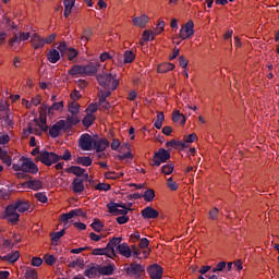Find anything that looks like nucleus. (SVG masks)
I'll use <instances>...</instances> for the list:
<instances>
[{"instance_id":"1","label":"nucleus","mask_w":279,"mask_h":279,"mask_svg":"<svg viewBox=\"0 0 279 279\" xmlns=\"http://www.w3.org/2000/svg\"><path fill=\"white\" fill-rule=\"evenodd\" d=\"M29 202L19 199L15 203L8 205L5 207V216L4 219L9 221V223H12L13 226L15 223H19V220L21 219V215L19 213H27L29 210Z\"/></svg>"},{"instance_id":"2","label":"nucleus","mask_w":279,"mask_h":279,"mask_svg":"<svg viewBox=\"0 0 279 279\" xmlns=\"http://www.w3.org/2000/svg\"><path fill=\"white\" fill-rule=\"evenodd\" d=\"M97 82L99 86L106 88L108 90H117L119 86V78H117V74L102 72L97 75Z\"/></svg>"},{"instance_id":"3","label":"nucleus","mask_w":279,"mask_h":279,"mask_svg":"<svg viewBox=\"0 0 279 279\" xmlns=\"http://www.w3.org/2000/svg\"><path fill=\"white\" fill-rule=\"evenodd\" d=\"M35 160L36 162H41V165H45L46 167H51V165L59 162L60 155L44 149L36 156Z\"/></svg>"},{"instance_id":"4","label":"nucleus","mask_w":279,"mask_h":279,"mask_svg":"<svg viewBox=\"0 0 279 279\" xmlns=\"http://www.w3.org/2000/svg\"><path fill=\"white\" fill-rule=\"evenodd\" d=\"M168 160H171V151L165 148H159L158 151H156L153 156L150 167H160V165L167 162Z\"/></svg>"},{"instance_id":"5","label":"nucleus","mask_w":279,"mask_h":279,"mask_svg":"<svg viewBox=\"0 0 279 279\" xmlns=\"http://www.w3.org/2000/svg\"><path fill=\"white\" fill-rule=\"evenodd\" d=\"M144 271H145V266L137 263H131L125 268L126 276H130V278H135V279H141Z\"/></svg>"},{"instance_id":"6","label":"nucleus","mask_w":279,"mask_h":279,"mask_svg":"<svg viewBox=\"0 0 279 279\" xmlns=\"http://www.w3.org/2000/svg\"><path fill=\"white\" fill-rule=\"evenodd\" d=\"M94 143H95V138H93L90 134L84 133L81 135L78 140V147H81L83 151H90V149H93Z\"/></svg>"},{"instance_id":"7","label":"nucleus","mask_w":279,"mask_h":279,"mask_svg":"<svg viewBox=\"0 0 279 279\" xmlns=\"http://www.w3.org/2000/svg\"><path fill=\"white\" fill-rule=\"evenodd\" d=\"M22 171L23 173H32L33 175L38 173V166L29 158L22 157Z\"/></svg>"},{"instance_id":"8","label":"nucleus","mask_w":279,"mask_h":279,"mask_svg":"<svg viewBox=\"0 0 279 279\" xmlns=\"http://www.w3.org/2000/svg\"><path fill=\"white\" fill-rule=\"evenodd\" d=\"M165 269L158 264H153L147 268V274L151 279H162Z\"/></svg>"},{"instance_id":"9","label":"nucleus","mask_w":279,"mask_h":279,"mask_svg":"<svg viewBox=\"0 0 279 279\" xmlns=\"http://www.w3.org/2000/svg\"><path fill=\"white\" fill-rule=\"evenodd\" d=\"M60 132H66V129L64 128V120H59L54 123L49 130V135L51 138H58V136H60Z\"/></svg>"},{"instance_id":"10","label":"nucleus","mask_w":279,"mask_h":279,"mask_svg":"<svg viewBox=\"0 0 279 279\" xmlns=\"http://www.w3.org/2000/svg\"><path fill=\"white\" fill-rule=\"evenodd\" d=\"M83 274L86 278H99V264L92 263L87 265Z\"/></svg>"},{"instance_id":"11","label":"nucleus","mask_w":279,"mask_h":279,"mask_svg":"<svg viewBox=\"0 0 279 279\" xmlns=\"http://www.w3.org/2000/svg\"><path fill=\"white\" fill-rule=\"evenodd\" d=\"M193 27H195V24L193 23V21H189L185 24V27H181L180 38H182V40H186V38H191V36H193L194 34Z\"/></svg>"},{"instance_id":"12","label":"nucleus","mask_w":279,"mask_h":279,"mask_svg":"<svg viewBox=\"0 0 279 279\" xmlns=\"http://www.w3.org/2000/svg\"><path fill=\"white\" fill-rule=\"evenodd\" d=\"M141 215L143 219H158L160 217V213L151 206L145 207L142 211Z\"/></svg>"},{"instance_id":"13","label":"nucleus","mask_w":279,"mask_h":279,"mask_svg":"<svg viewBox=\"0 0 279 279\" xmlns=\"http://www.w3.org/2000/svg\"><path fill=\"white\" fill-rule=\"evenodd\" d=\"M109 146H110V142H108V140L97 138V140H94L93 149H95L97 154H99L101 151H106V149H108Z\"/></svg>"},{"instance_id":"14","label":"nucleus","mask_w":279,"mask_h":279,"mask_svg":"<svg viewBox=\"0 0 279 279\" xmlns=\"http://www.w3.org/2000/svg\"><path fill=\"white\" fill-rule=\"evenodd\" d=\"M114 271H117L114 263L106 266L99 265V276H114Z\"/></svg>"},{"instance_id":"15","label":"nucleus","mask_w":279,"mask_h":279,"mask_svg":"<svg viewBox=\"0 0 279 279\" xmlns=\"http://www.w3.org/2000/svg\"><path fill=\"white\" fill-rule=\"evenodd\" d=\"M23 189H31L32 191H40L43 189V181L40 180H29L22 183Z\"/></svg>"},{"instance_id":"16","label":"nucleus","mask_w":279,"mask_h":279,"mask_svg":"<svg viewBox=\"0 0 279 279\" xmlns=\"http://www.w3.org/2000/svg\"><path fill=\"white\" fill-rule=\"evenodd\" d=\"M84 179L81 178H74L72 181V191L73 193L80 194L84 193Z\"/></svg>"},{"instance_id":"17","label":"nucleus","mask_w":279,"mask_h":279,"mask_svg":"<svg viewBox=\"0 0 279 279\" xmlns=\"http://www.w3.org/2000/svg\"><path fill=\"white\" fill-rule=\"evenodd\" d=\"M80 123V118L77 116H68L66 120H64L65 132H71L74 125Z\"/></svg>"},{"instance_id":"18","label":"nucleus","mask_w":279,"mask_h":279,"mask_svg":"<svg viewBox=\"0 0 279 279\" xmlns=\"http://www.w3.org/2000/svg\"><path fill=\"white\" fill-rule=\"evenodd\" d=\"M119 245H121V238H113L108 242L107 250L109 252V258H112L113 256H116L114 247H119Z\"/></svg>"},{"instance_id":"19","label":"nucleus","mask_w":279,"mask_h":279,"mask_svg":"<svg viewBox=\"0 0 279 279\" xmlns=\"http://www.w3.org/2000/svg\"><path fill=\"white\" fill-rule=\"evenodd\" d=\"M31 43L34 49H43L45 47V38L36 33L31 37Z\"/></svg>"},{"instance_id":"20","label":"nucleus","mask_w":279,"mask_h":279,"mask_svg":"<svg viewBox=\"0 0 279 279\" xmlns=\"http://www.w3.org/2000/svg\"><path fill=\"white\" fill-rule=\"evenodd\" d=\"M118 253L121 254V256H124L125 258L132 257V248H130V245L128 243H122L117 246Z\"/></svg>"},{"instance_id":"21","label":"nucleus","mask_w":279,"mask_h":279,"mask_svg":"<svg viewBox=\"0 0 279 279\" xmlns=\"http://www.w3.org/2000/svg\"><path fill=\"white\" fill-rule=\"evenodd\" d=\"M65 173H73V175H76V178H82V175L86 173V169L80 166H71L65 169Z\"/></svg>"},{"instance_id":"22","label":"nucleus","mask_w":279,"mask_h":279,"mask_svg":"<svg viewBox=\"0 0 279 279\" xmlns=\"http://www.w3.org/2000/svg\"><path fill=\"white\" fill-rule=\"evenodd\" d=\"M120 62H123V64H132L134 60H136V54L132 50L124 51L123 57H121Z\"/></svg>"},{"instance_id":"23","label":"nucleus","mask_w":279,"mask_h":279,"mask_svg":"<svg viewBox=\"0 0 279 279\" xmlns=\"http://www.w3.org/2000/svg\"><path fill=\"white\" fill-rule=\"evenodd\" d=\"M147 23H149V16L146 14L133 19V25H135V27H145Z\"/></svg>"},{"instance_id":"24","label":"nucleus","mask_w":279,"mask_h":279,"mask_svg":"<svg viewBox=\"0 0 279 279\" xmlns=\"http://www.w3.org/2000/svg\"><path fill=\"white\" fill-rule=\"evenodd\" d=\"M63 5H64L63 15L65 16V19H69V16L71 15V10H73V7L75 5V0H64Z\"/></svg>"},{"instance_id":"25","label":"nucleus","mask_w":279,"mask_h":279,"mask_svg":"<svg viewBox=\"0 0 279 279\" xmlns=\"http://www.w3.org/2000/svg\"><path fill=\"white\" fill-rule=\"evenodd\" d=\"M47 60L50 61L51 64H56L60 60V52L56 49L49 50Z\"/></svg>"},{"instance_id":"26","label":"nucleus","mask_w":279,"mask_h":279,"mask_svg":"<svg viewBox=\"0 0 279 279\" xmlns=\"http://www.w3.org/2000/svg\"><path fill=\"white\" fill-rule=\"evenodd\" d=\"M172 121L174 123H181V125H184L186 123V117H184L183 113H180V110H175L172 113Z\"/></svg>"},{"instance_id":"27","label":"nucleus","mask_w":279,"mask_h":279,"mask_svg":"<svg viewBox=\"0 0 279 279\" xmlns=\"http://www.w3.org/2000/svg\"><path fill=\"white\" fill-rule=\"evenodd\" d=\"M107 208L108 210H112V208H122V209H129L131 210L132 208V203L129 204V207L125 203H114V202H110L109 204H107Z\"/></svg>"},{"instance_id":"28","label":"nucleus","mask_w":279,"mask_h":279,"mask_svg":"<svg viewBox=\"0 0 279 279\" xmlns=\"http://www.w3.org/2000/svg\"><path fill=\"white\" fill-rule=\"evenodd\" d=\"M69 75H72L75 77V75H81L82 77L85 76L84 74V65H74L69 70Z\"/></svg>"},{"instance_id":"29","label":"nucleus","mask_w":279,"mask_h":279,"mask_svg":"<svg viewBox=\"0 0 279 279\" xmlns=\"http://www.w3.org/2000/svg\"><path fill=\"white\" fill-rule=\"evenodd\" d=\"M97 117H95V114L93 113H87L84 119L82 120V124L84 125V128H90V125H93V123H95Z\"/></svg>"},{"instance_id":"30","label":"nucleus","mask_w":279,"mask_h":279,"mask_svg":"<svg viewBox=\"0 0 279 279\" xmlns=\"http://www.w3.org/2000/svg\"><path fill=\"white\" fill-rule=\"evenodd\" d=\"M0 160H2V162L7 165V167H10L12 165V157H10L7 150H3L2 148H0Z\"/></svg>"},{"instance_id":"31","label":"nucleus","mask_w":279,"mask_h":279,"mask_svg":"<svg viewBox=\"0 0 279 279\" xmlns=\"http://www.w3.org/2000/svg\"><path fill=\"white\" fill-rule=\"evenodd\" d=\"M84 75H95L97 73V65L95 63H89L87 65H83Z\"/></svg>"},{"instance_id":"32","label":"nucleus","mask_w":279,"mask_h":279,"mask_svg":"<svg viewBox=\"0 0 279 279\" xmlns=\"http://www.w3.org/2000/svg\"><path fill=\"white\" fill-rule=\"evenodd\" d=\"M175 65L173 63H161L158 65L157 71L158 73H168V71H173Z\"/></svg>"},{"instance_id":"33","label":"nucleus","mask_w":279,"mask_h":279,"mask_svg":"<svg viewBox=\"0 0 279 279\" xmlns=\"http://www.w3.org/2000/svg\"><path fill=\"white\" fill-rule=\"evenodd\" d=\"M110 95H112L111 89H109V90L100 89L99 94H98V104L106 102V99H108V97H110Z\"/></svg>"},{"instance_id":"34","label":"nucleus","mask_w":279,"mask_h":279,"mask_svg":"<svg viewBox=\"0 0 279 279\" xmlns=\"http://www.w3.org/2000/svg\"><path fill=\"white\" fill-rule=\"evenodd\" d=\"M25 279H38V272L32 267H27L24 274Z\"/></svg>"},{"instance_id":"35","label":"nucleus","mask_w":279,"mask_h":279,"mask_svg":"<svg viewBox=\"0 0 279 279\" xmlns=\"http://www.w3.org/2000/svg\"><path fill=\"white\" fill-rule=\"evenodd\" d=\"M76 165H82V167H90V165H93V159L90 157H77Z\"/></svg>"},{"instance_id":"36","label":"nucleus","mask_w":279,"mask_h":279,"mask_svg":"<svg viewBox=\"0 0 279 279\" xmlns=\"http://www.w3.org/2000/svg\"><path fill=\"white\" fill-rule=\"evenodd\" d=\"M21 257V254L19 251H15L12 254H8L4 257H2V260H8L9 263H16L19 258Z\"/></svg>"},{"instance_id":"37","label":"nucleus","mask_w":279,"mask_h":279,"mask_svg":"<svg viewBox=\"0 0 279 279\" xmlns=\"http://www.w3.org/2000/svg\"><path fill=\"white\" fill-rule=\"evenodd\" d=\"M142 197L145 202H154V197H156V192L151 189H148L142 194Z\"/></svg>"},{"instance_id":"38","label":"nucleus","mask_w":279,"mask_h":279,"mask_svg":"<svg viewBox=\"0 0 279 279\" xmlns=\"http://www.w3.org/2000/svg\"><path fill=\"white\" fill-rule=\"evenodd\" d=\"M93 256H108L110 258V251L107 246L105 248H94L92 252Z\"/></svg>"},{"instance_id":"39","label":"nucleus","mask_w":279,"mask_h":279,"mask_svg":"<svg viewBox=\"0 0 279 279\" xmlns=\"http://www.w3.org/2000/svg\"><path fill=\"white\" fill-rule=\"evenodd\" d=\"M80 104L77 101H72L70 105H69V112L73 116H77L80 114Z\"/></svg>"},{"instance_id":"40","label":"nucleus","mask_w":279,"mask_h":279,"mask_svg":"<svg viewBox=\"0 0 279 279\" xmlns=\"http://www.w3.org/2000/svg\"><path fill=\"white\" fill-rule=\"evenodd\" d=\"M84 258L82 257H78L77 259L75 260H72L70 264H69V267H71L72 269H75V267H80V269H84Z\"/></svg>"},{"instance_id":"41","label":"nucleus","mask_w":279,"mask_h":279,"mask_svg":"<svg viewBox=\"0 0 279 279\" xmlns=\"http://www.w3.org/2000/svg\"><path fill=\"white\" fill-rule=\"evenodd\" d=\"M173 169H175L173 163L163 165L161 167V173H165V175H171V173H173Z\"/></svg>"},{"instance_id":"42","label":"nucleus","mask_w":279,"mask_h":279,"mask_svg":"<svg viewBox=\"0 0 279 279\" xmlns=\"http://www.w3.org/2000/svg\"><path fill=\"white\" fill-rule=\"evenodd\" d=\"M62 108H64L63 101L54 102L48 108V114H53V110H62Z\"/></svg>"},{"instance_id":"43","label":"nucleus","mask_w":279,"mask_h":279,"mask_svg":"<svg viewBox=\"0 0 279 279\" xmlns=\"http://www.w3.org/2000/svg\"><path fill=\"white\" fill-rule=\"evenodd\" d=\"M142 36L143 40L145 43H148V40H154L156 38V33H154L153 31H144Z\"/></svg>"},{"instance_id":"44","label":"nucleus","mask_w":279,"mask_h":279,"mask_svg":"<svg viewBox=\"0 0 279 279\" xmlns=\"http://www.w3.org/2000/svg\"><path fill=\"white\" fill-rule=\"evenodd\" d=\"M108 211L111 214V215H122L125 216L128 215V213H130V209H119V207H113L112 209H108Z\"/></svg>"},{"instance_id":"45","label":"nucleus","mask_w":279,"mask_h":279,"mask_svg":"<svg viewBox=\"0 0 279 279\" xmlns=\"http://www.w3.org/2000/svg\"><path fill=\"white\" fill-rule=\"evenodd\" d=\"M208 215L211 221H217L219 219V208L214 207L213 209L209 210Z\"/></svg>"},{"instance_id":"46","label":"nucleus","mask_w":279,"mask_h":279,"mask_svg":"<svg viewBox=\"0 0 279 279\" xmlns=\"http://www.w3.org/2000/svg\"><path fill=\"white\" fill-rule=\"evenodd\" d=\"M93 36V29L92 28H86L83 31V35H82V40H84L85 43H88V40H90V37Z\"/></svg>"},{"instance_id":"47","label":"nucleus","mask_w":279,"mask_h":279,"mask_svg":"<svg viewBox=\"0 0 279 279\" xmlns=\"http://www.w3.org/2000/svg\"><path fill=\"white\" fill-rule=\"evenodd\" d=\"M65 234L64 229H62L61 231L54 232L51 234V241L53 243H58V241H60V239H62V235Z\"/></svg>"},{"instance_id":"48","label":"nucleus","mask_w":279,"mask_h":279,"mask_svg":"<svg viewBox=\"0 0 279 279\" xmlns=\"http://www.w3.org/2000/svg\"><path fill=\"white\" fill-rule=\"evenodd\" d=\"M44 260L46 265H49L50 267H52V265H56V256L53 255H45Z\"/></svg>"},{"instance_id":"49","label":"nucleus","mask_w":279,"mask_h":279,"mask_svg":"<svg viewBox=\"0 0 279 279\" xmlns=\"http://www.w3.org/2000/svg\"><path fill=\"white\" fill-rule=\"evenodd\" d=\"M90 227L93 228V230H95V232H101V230L104 229V223H101V221L96 220L94 221Z\"/></svg>"},{"instance_id":"50","label":"nucleus","mask_w":279,"mask_h":279,"mask_svg":"<svg viewBox=\"0 0 279 279\" xmlns=\"http://www.w3.org/2000/svg\"><path fill=\"white\" fill-rule=\"evenodd\" d=\"M167 186L170 189V191H178V183L173 181V178H168L167 180Z\"/></svg>"},{"instance_id":"51","label":"nucleus","mask_w":279,"mask_h":279,"mask_svg":"<svg viewBox=\"0 0 279 279\" xmlns=\"http://www.w3.org/2000/svg\"><path fill=\"white\" fill-rule=\"evenodd\" d=\"M97 110H98L97 104L93 102V104L88 105V107L86 108L85 112L87 114H95V112H97Z\"/></svg>"},{"instance_id":"52","label":"nucleus","mask_w":279,"mask_h":279,"mask_svg":"<svg viewBox=\"0 0 279 279\" xmlns=\"http://www.w3.org/2000/svg\"><path fill=\"white\" fill-rule=\"evenodd\" d=\"M96 191H110L111 186L108 183H98L95 185Z\"/></svg>"},{"instance_id":"53","label":"nucleus","mask_w":279,"mask_h":279,"mask_svg":"<svg viewBox=\"0 0 279 279\" xmlns=\"http://www.w3.org/2000/svg\"><path fill=\"white\" fill-rule=\"evenodd\" d=\"M73 217H75V215H74L73 209H72L69 213L61 215V221L66 222V221H69V219H73Z\"/></svg>"},{"instance_id":"54","label":"nucleus","mask_w":279,"mask_h":279,"mask_svg":"<svg viewBox=\"0 0 279 279\" xmlns=\"http://www.w3.org/2000/svg\"><path fill=\"white\" fill-rule=\"evenodd\" d=\"M10 47H14V45H21V40L19 39V34H14L13 37L9 39Z\"/></svg>"},{"instance_id":"55","label":"nucleus","mask_w":279,"mask_h":279,"mask_svg":"<svg viewBox=\"0 0 279 279\" xmlns=\"http://www.w3.org/2000/svg\"><path fill=\"white\" fill-rule=\"evenodd\" d=\"M0 199H10V190L8 189H0Z\"/></svg>"},{"instance_id":"56","label":"nucleus","mask_w":279,"mask_h":279,"mask_svg":"<svg viewBox=\"0 0 279 279\" xmlns=\"http://www.w3.org/2000/svg\"><path fill=\"white\" fill-rule=\"evenodd\" d=\"M162 32H165V21L158 22L155 35L158 36V34H162Z\"/></svg>"},{"instance_id":"57","label":"nucleus","mask_w":279,"mask_h":279,"mask_svg":"<svg viewBox=\"0 0 279 279\" xmlns=\"http://www.w3.org/2000/svg\"><path fill=\"white\" fill-rule=\"evenodd\" d=\"M36 199H38V202H41V204H47V195H45V193L39 192L35 194Z\"/></svg>"},{"instance_id":"58","label":"nucleus","mask_w":279,"mask_h":279,"mask_svg":"<svg viewBox=\"0 0 279 279\" xmlns=\"http://www.w3.org/2000/svg\"><path fill=\"white\" fill-rule=\"evenodd\" d=\"M105 178L107 180H119V172H106Z\"/></svg>"},{"instance_id":"59","label":"nucleus","mask_w":279,"mask_h":279,"mask_svg":"<svg viewBox=\"0 0 279 279\" xmlns=\"http://www.w3.org/2000/svg\"><path fill=\"white\" fill-rule=\"evenodd\" d=\"M179 65L181 69H186L189 66V60L184 56L179 57Z\"/></svg>"},{"instance_id":"60","label":"nucleus","mask_w":279,"mask_h":279,"mask_svg":"<svg viewBox=\"0 0 279 279\" xmlns=\"http://www.w3.org/2000/svg\"><path fill=\"white\" fill-rule=\"evenodd\" d=\"M31 265H33V267H40V265H43V258L33 257L31 260Z\"/></svg>"},{"instance_id":"61","label":"nucleus","mask_w":279,"mask_h":279,"mask_svg":"<svg viewBox=\"0 0 279 279\" xmlns=\"http://www.w3.org/2000/svg\"><path fill=\"white\" fill-rule=\"evenodd\" d=\"M57 37H58V34L56 33L49 35L46 39H44L45 45H51V43H53Z\"/></svg>"},{"instance_id":"62","label":"nucleus","mask_w":279,"mask_h":279,"mask_svg":"<svg viewBox=\"0 0 279 279\" xmlns=\"http://www.w3.org/2000/svg\"><path fill=\"white\" fill-rule=\"evenodd\" d=\"M128 221H130V217L124 215V216H120L117 218V222L120 225V226H123L124 223H128Z\"/></svg>"},{"instance_id":"63","label":"nucleus","mask_w":279,"mask_h":279,"mask_svg":"<svg viewBox=\"0 0 279 279\" xmlns=\"http://www.w3.org/2000/svg\"><path fill=\"white\" fill-rule=\"evenodd\" d=\"M75 58H77V50L72 48L68 52V60H75Z\"/></svg>"},{"instance_id":"64","label":"nucleus","mask_w":279,"mask_h":279,"mask_svg":"<svg viewBox=\"0 0 279 279\" xmlns=\"http://www.w3.org/2000/svg\"><path fill=\"white\" fill-rule=\"evenodd\" d=\"M20 43L29 40V33L21 32L19 35Z\"/></svg>"}]
</instances>
